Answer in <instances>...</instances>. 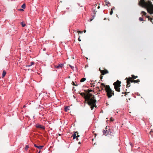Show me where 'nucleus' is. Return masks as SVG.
Segmentation results:
<instances>
[{
	"label": "nucleus",
	"mask_w": 153,
	"mask_h": 153,
	"mask_svg": "<svg viewBox=\"0 0 153 153\" xmlns=\"http://www.w3.org/2000/svg\"><path fill=\"white\" fill-rule=\"evenodd\" d=\"M1 11V10H0V11Z\"/></svg>",
	"instance_id": "nucleus-48"
},
{
	"label": "nucleus",
	"mask_w": 153,
	"mask_h": 153,
	"mask_svg": "<svg viewBox=\"0 0 153 153\" xmlns=\"http://www.w3.org/2000/svg\"><path fill=\"white\" fill-rule=\"evenodd\" d=\"M152 17H153V16H152Z\"/></svg>",
	"instance_id": "nucleus-50"
},
{
	"label": "nucleus",
	"mask_w": 153,
	"mask_h": 153,
	"mask_svg": "<svg viewBox=\"0 0 153 153\" xmlns=\"http://www.w3.org/2000/svg\"><path fill=\"white\" fill-rule=\"evenodd\" d=\"M36 127L37 128H40L42 129H45V127L44 126H42L39 124H37L36 125Z\"/></svg>",
	"instance_id": "nucleus-9"
},
{
	"label": "nucleus",
	"mask_w": 153,
	"mask_h": 153,
	"mask_svg": "<svg viewBox=\"0 0 153 153\" xmlns=\"http://www.w3.org/2000/svg\"><path fill=\"white\" fill-rule=\"evenodd\" d=\"M110 120L111 121H113L114 120L113 119L112 117H111L110 118Z\"/></svg>",
	"instance_id": "nucleus-33"
},
{
	"label": "nucleus",
	"mask_w": 153,
	"mask_h": 153,
	"mask_svg": "<svg viewBox=\"0 0 153 153\" xmlns=\"http://www.w3.org/2000/svg\"><path fill=\"white\" fill-rule=\"evenodd\" d=\"M97 4L98 5V7H97V8L98 9H99L100 8V6H99V4Z\"/></svg>",
	"instance_id": "nucleus-34"
},
{
	"label": "nucleus",
	"mask_w": 153,
	"mask_h": 153,
	"mask_svg": "<svg viewBox=\"0 0 153 153\" xmlns=\"http://www.w3.org/2000/svg\"><path fill=\"white\" fill-rule=\"evenodd\" d=\"M21 25H22V26L23 27H25L26 25L25 24V23H24L23 22H21Z\"/></svg>",
	"instance_id": "nucleus-21"
},
{
	"label": "nucleus",
	"mask_w": 153,
	"mask_h": 153,
	"mask_svg": "<svg viewBox=\"0 0 153 153\" xmlns=\"http://www.w3.org/2000/svg\"><path fill=\"white\" fill-rule=\"evenodd\" d=\"M19 10L20 11H23L24 10L23 9H19Z\"/></svg>",
	"instance_id": "nucleus-31"
},
{
	"label": "nucleus",
	"mask_w": 153,
	"mask_h": 153,
	"mask_svg": "<svg viewBox=\"0 0 153 153\" xmlns=\"http://www.w3.org/2000/svg\"><path fill=\"white\" fill-rule=\"evenodd\" d=\"M64 65V64H59L58 65H55V68L57 69L62 68Z\"/></svg>",
	"instance_id": "nucleus-8"
},
{
	"label": "nucleus",
	"mask_w": 153,
	"mask_h": 153,
	"mask_svg": "<svg viewBox=\"0 0 153 153\" xmlns=\"http://www.w3.org/2000/svg\"><path fill=\"white\" fill-rule=\"evenodd\" d=\"M125 79L126 80V88H128L130 86L131 82L139 83L140 82V80L139 79H138L136 80L132 79V78H131L130 77H129L128 78L126 77Z\"/></svg>",
	"instance_id": "nucleus-3"
},
{
	"label": "nucleus",
	"mask_w": 153,
	"mask_h": 153,
	"mask_svg": "<svg viewBox=\"0 0 153 153\" xmlns=\"http://www.w3.org/2000/svg\"><path fill=\"white\" fill-rule=\"evenodd\" d=\"M139 19L140 21H143V18L142 17H140L139 18Z\"/></svg>",
	"instance_id": "nucleus-28"
},
{
	"label": "nucleus",
	"mask_w": 153,
	"mask_h": 153,
	"mask_svg": "<svg viewBox=\"0 0 153 153\" xmlns=\"http://www.w3.org/2000/svg\"><path fill=\"white\" fill-rule=\"evenodd\" d=\"M126 92L125 93V96H126V95H127L128 93H129V92H126L127 91V89H126Z\"/></svg>",
	"instance_id": "nucleus-24"
},
{
	"label": "nucleus",
	"mask_w": 153,
	"mask_h": 153,
	"mask_svg": "<svg viewBox=\"0 0 153 153\" xmlns=\"http://www.w3.org/2000/svg\"><path fill=\"white\" fill-rule=\"evenodd\" d=\"M80 94L81 95L82 97L85 99V102L86 103V102L89 105H90L91 107L92 105L91 104V103H89V101L90 102V100H89V99L87 97V93L86 92L84 93H80Z\"/></svg>",
	"instance_id": "nucleus-5"
},
{
	"label": "nucleus",
	"mask_w": 153,
	"mask_h": 153,
	"mask_svg": "<svg viewBox=\"0 0 153 153\" xmlns=\"http://www.w3.org/2000/svg\"><path fill=\"white\" fill-rule=\"evenodd\" d=\"M29 148V146L28 145H27L25 146V149L26 150H27L28 148Z\"/></svg>",
	"instance_id": "nucleus-25"
},
{
	"label": "nucleus",
	"mask_w": 153,
	"mask_h": 153,
	"mask_svg": "<svg viewBox=\"0 0 153 153\" xmlns=\"http://www.w3.org/2000/svg\"><path fill=\"white\" fill-rule=\"evenodd\" d=\"M112 8H113V10L115 8L114 7H113Z\"/></svg>",
	"instance_id": "nucleus-44"
},
{
	"label": "nucleus",
	"mask_w": 153,
	"mask_h": 153,
	"mask_svg": "<svg viewBox=\"0 0 153 153\" xmlns=\"http://www.w3.org/2000/svg\"><path fill=\"white\" fill-rule=\"evenodd\" d=\"M97 6V4H95L94 6H93L92 7V10L94 11L93 12L94 13V14H95L96 13V12H97V11H95L96 10V7Z\"/></svg>",
	"instance_id": "nucleus-11"
},
{
	"label": "nucleus",
	"mask_w": 153,
	"mask_h": 153,
	"mask_svg": "<svg viewBox=\"0 0 153 153\" xmlns=\"http://www.w3.org/2000/svg\"><path fill=\"white\" fill-rule=\"evenodd\" d=\"M84 33H85V32H86V30H84Z\"/></svg>",
	"instance_id": "nucleus-39"
},
{
	"label": "nucleus",
	"mask_w": 153,
	"mask_h": 153,
	"mask_svg": "<svg viewBox=\"0 0 153 153\" xmlns=\"http://www.w3.org/2000/svg\"><path fill=\"white\" fill-rule=\"evenodd\" d=\"M21 7L23 9H25V4H23L21 6Z\"/></svg>",
	"instance_id": "nucleus-23"
},
{
	"label": "nucleus",
	"mask_w": 153,
	"mask_h": 153,
	"mask_svg": "<svg viewBox=\"0 0 153 153\" xmlns=\"http://www.w3.org/2000/svg\"><path fill=\"white\" fill-rule=\"evenodd\" d=\"M141 14H142V16H146V13L143 11H142L141 13Z\"/></svg>",
	"instance_id": "nucleus-17"
},
{
	"label": "nucleus",
	"mask_w": 153,
	"mask_h": 153,
	"mask_svg": "<svg viewBox=\"0 0 153 153\" xmlns=\"http://www.w3.org/2000/svg\"><path fill=\"white\" fill-rule=\"evenodd\" d=\"M77 133V132H74V134L72 135V137H73V139H74L76 138V133Z\"/></svg>",
	"instance_id": "nucleus-14"
},
{
	"label": "nucleus",
	"mask_w": 153,
	"mask_h": 153,
	"mask_svg": "<svg viewBox=\"0 0 153 153\" xmlns=\"http://www.w3.org/2000/svg\"><path fill=\"white\" fill-rule=\"evenodd\" d=\"M85 92H86L88 98V97L89 100L90 101L89 102V103H91L92 105L91 107V109H93L94 107L96 106V102H97L96 100L95 99L94 96L90 92L93 91L92 90L88 89L84 91Z\"/></svg>",
	"instance_id": "nucleus-2"
},
{
	"label": "nucleus",
	"mask_w": 153,
	"mask_h": 153,
	"mask_svg": "<svg viewBox=\"0 0 153 153\" xmlns=\"http://www.w3.org/2000/svg\"><path fill=\"white\" fill-rule=\"evenodd\" d=\"M121 82L120 81L118 80H117L116 82H114L113 84L115 90L118 92H120V87L121 86Z\"/></svg>",
	"instance_id": "nucleus-6"
},
{
	"label": "nucleus",
	"mask_w": 153,
	"mask_h": 153,
	"mask_svg": "<svg viewBox=\"0 0 153 153\" xmlns=\"http://www.w3.org/2000/svg\"><path fill=\"white\" fill-rule=\"evenodd\" d=\"M76 140H78V138H76Z\"/></svg>",
	"instance_id": "nucleus-46"
},
{
	"label": "nucleus",
	"mask_w": 153,
	"mask_h": 153,
	"mask_svg": "<svg viewBox=\"0 0 153 153\" xmlns=\"http://www.w3.org/2000/svg\"><path fill=\"white\" fill-rule=\"evenodd\" d=\"M113 13V8L111 9V10L110 12V15H112Z\"/></svg>",
	"instance_id": "nucleus-22"
},
{
	"label": "nucleus",
	"mask_w": 153,
	"mask_h": 153,
	"mask_svg": "<svg viewBox=\"0 0 153 153\" xmlns=\"http://www.w3.org/2000/svg\"><path fill=\"white\" fill-rule=\"evenodd\" d=\"M125 94V93H124V92H123L122 93V94Z\"/></svg>",
	"instance_id": "nucleus-42"
},
{
	"label": "nucleus",
	"mask_w": 153,
	"mask_h": 153,
	"mask_svg": "<svg viewBox=\"0 0 153 153\" xmlns=\"http://www.w3.org/2000/svg\"><path fill=\"white\" fill-rule=\"evenodd\" d=\"M59 136H61V134H59Z\"/></svg>",
	"instance_id": "nucleus-45"
},
{
	"label": "nucleus",
	"mask_w": 153,
	"mask_h": 153,
	"mask_svg": "<svg viewBox=\"0 0 153 153\" xmlns=\"http://www.w3.org/2000/svg\"><path fill=\"white\" fill-rule=\"evenodd\" d=\"M105 90L107 92V95L108 98H111L113 95H114V91L111 90L109 85H106Z\"/></svg>",
	"instance_id": "nucleus-4"
},
{
	"label": "nucleus",
	"mask_w": 153,
	"mask_h": 153,
	"mask_svg": "<svg viewBox=\"0 0 153 153\" xmlns=\"http://www.w3.org/2000/svg\"><path fill=\"white\" fill-rule=\"evenodd\" d=\"M6 71L5 70H4L3 71L2 75V78H3L4 77V76H5V75L6 74Z\"/></svg>",
	"instance_id": "nucleus-16"
},
{
	"label": "nucleus",
	"mask_w": 153,
	"mask_h": 153,
	"mask_svg": "<svg viewBox=\"0 0 153 153\" xmlns=\"http://www.w3.org/2000/svg\"><path fill=\"white\" fill-rule=\"evenodd\" d=\"M78 41H81V39H80L79 37L78 38Z\"/></svg>",
	"instance_id": "nucleus-36"
},
{
	"label": "nucleus",
	"mask_w": 153,
	"mask_h": 153,
	"mask_svg": "<svg viewBox=\"0 0 153 153\" xmlns=\"http://www.w3.org/2000/svg\"><path fill=\"white\" fill-rule=\"evenodd\" d=\"M34 146L36 147L37 148L39 149H41L44 147V146H37L36 144H35L34 145Z\"/></svg>",
	"instance_id": "nucleus-13"
},
{
	"label": "nucleus",
	"mask_w": 153,
	"mask_h": 153,
	"mask_svg": "<svg viewBox=\"0 0 153 153\" xmlns=\"http://www.w3.org/2000/svg\"><path fill=\"white\" fill-rule=\"evenodd\" d=\"M107 128H105V130H104L103 131V134L106 136L107 135H108L109 134V131H107V130H105Z\"/></svg>",
	"instance_id": "nucleus-10"
},
{
	"label": "nucleus",
	"mask_w": 153,
	"mask_h": 153,
	"mask_svg": "<svg viewBox=\"0 0 153 153\" xmlns=\"http://www.w3.org/2000/svg\"><path fill=\"white\" fill-rule=\"evenodd\" d=\"M77 32L79 33H83V32L82 31H79V30L77 31Z\"/></svg>",
	"instance_id": "nucleus-27"
},
{
	"label": "nucleus",
	"mask_w": 153,
	"mask_h": 153,
	"mask_svg": "<svg viewBox=\"0 0 153 153\" xmlns=\"http://www.w3.org/2000/svg\"><path fill=\"white\" fill-rule=\"evenodd\" d=\"M78 143H79V144H81V143H80V142H79Z\"/></svg>",
	"instance_id": "nucleus-40"
},
{
	"label": "nucleus",
	"mask_w": 153,
	"mask_h": 153,
	"mask_svg": "<svg viewBox=\"0 0 153 153\" xmlns=\"http://www.w3.org/2000/svg\"><path fill=\"white\" fill-rule=\"evenodd\" d=\"M33 64H34V62H31L30 63V64L27 65L26 67H30V66H31L32 65H33Z\"/></svg>",
	"instance_id": "nucleus-18"
},
{
	"label": "nucleus",
	"mask_w": 153,
	"mask_h": 153,
	"mask_svg": "<svg viewBox=\"0 0 153 153\" xmlns=\"http://www.w3.org/2000/svg\"><path fill=\"white\" fill-rule=\"evenodd\" d=\"M108 4H110V3L108 1V2H106Z\"/></svg>",
	"instance_id": "nucleus-38"
},
{
	"label": "nucleus",
	"mask_w": 153,
	"mask_h": 153,
	"mask_svg": "<svg viewBox=\"0 0 153 153\" xmlns=\"http://www.w3.org/2000/svg\"><path fill=\"white\" fill-rule=\"evenodd\" d=\"M102 77H103V76H101V77H100V79H102Z\"/></svg>",
	"instance_id": "nucleus-37"
},
{
	"label": "nucleus",
	"mask_w": 153,
	"mask_h": 153,
	"mask_svg": "<svg viewBox=\"0 0 153 153\" xmlns=\"http://www.w3.org/2000/svg\"><path fill=\"white\" fill-rule=\"evenodd\" d=\"M85 80L86 79L85 78H83L81 79L80 81L81 82H84Z\"/></svg>",
	"instance_id": "nucleus-19"
},
{
	"label": "nucleus",
	"mask_w": 153,
	"mask_h": 153,
	"mask_svg": "<svg viewBox=\"0 0 153 153\" xmlns=\"http://www.w3.org/2000/svg\"><path fill=\"white\" fill-rule=\"evenodd\" d=\"M153 133V131H152V130H151V131L150 132V134L151 135H152Z\"/></svg>",
	"instance_id": "nucleus-30"
},
{
	"label": "nucleus",
	"mask_w": 153,
	"mask_h": 153,
	"mask_svg": "<svg viewBox=\"0 0 153 153\" xmlns=\"http://www.w3.org/2000/svg\"><path fill=\"white\" fill-rule=\"evenodd\" d=\"M26 106H25V105H24V106H23V107L24 108V107H25Z\"/></svg>",
	"instance_id": "nucleus-41"
},
{
	"label": "nucleus",
	"mask_w": 153,
	"mask_h": 153,
	"mask_svg": "<svg viewBox=\"0 0 153 153\" xmlns=\"http://www.w3.org/2000/svg\"><path fill=\"white\" fill-rule=\"evenodd\" d=\"M132 77H131V78H132V79L134 80V79H136L137 78V76H135L134 75H132Z\"/></svg>",
	"instance_id": "nucleus-15"
},
{
	"label": "nucleus",
	"mask_w": 153,
	"mask_h": 153,
	"mask_svg": "<svg viewBox=\"0 0 153 153\" xmlns=\"http://www.w3.org/2000/svg\"><path fill=\"white\" fill-rule=\"evenodd\" d=\"M150 0V1H151V0Z\"/></svg>",
	"instance_id": "nucleus-49"
},
{
	"label": "nucleus",
	"mask_w": 153,
	"mask_h": 153,
	"mask_svg": "<svg viewBox=\"0 0 153 153\" xmlns=\"http://www.w3.org/2000/svg\"><path fill=\"white\" fill-rule=\"evenodd\" d=\"M101 86H103V87H105V88H106V85H105L103 83H102L101 84Z\"/></svg>",
	"instance_id": "nucleus-26"
},
{
	"label": "nucleus",
	"mask_w": 153,
	"mask_h": 153,
	"mask_svg": "<svg viewBox=\"0 0 153 153\" xmlns=\"http://www.w3.org/2000/svg\"><path fill=\"white\" fill-rule=\"evenodd\" d=\"M139 4L142 7L146 8L148 13L153 14V5L150 0H140Z\"/></svg>",
	"instance_id": "nucleus-1"
},
{
	"label": "nucleus",
	"mask_w": 153,
	"mask_h": 153,
	"mask_svg": "<svg viewBox=\"0 0 153 153\" xmlns=\"http://www.w3.org/2000/svg\"><path fill=\"white\" fill-rule=\"evenodd\" d=\"M72 84L73 85L77 86V85H76L74 82L73 81L72 83Z\"/></svg>",
	"instance_id": "nucleus-29"
},
{
	"label": "nucleus",
	"mask_w": 153,
	"mask_h": 153,
	"mask_svg": "<svg viewBox=\"0 0 153 153\" xmlns=\"http://www.w3.org/2000/svg\"><path fill=\"white\" fill-rule=\"evenodd\" d=\"M69 107V106H66L65 107V111L67 112L68 111V108Z\"/></svg>",
	"instance_id": "nucleus-20"
},
{
	"label": "nucleus",
	"mask_w": 153,
	"mask_h": 153,
	"mask_svg": "<svg viewBox=\"0 0 153 153\" xmlns=\"http://www.w3.org/2000/svg\"><path fill=\"white\" fill-rule=\"evenodd\" d=\"M99 70L101 73L102 75H104L105 74H106L108 73V71L106 69H104V70H101L100 69V68Z\"/></svg>",
	"instance_id": "nucleus-7"
},
{
	"label": "nucleus",
	"mask_w": 153,
	"mask_h": 153,
	"mask_svg": "<svg viewBox=\"0 0 153 153\" xmlns=\"http://www.w3.org/2000/svg\"><path fill=\"white\" fill-rule=\"evenodd\" d=\"M146 17L147 18H148V19L149 21H150V22L152 23H153V22H152V20L153 19L152 18H151L150 17H149V16H146Z\"/></svg>",
	"instance_id": "nucleus-12"
},
{
	"label": "nucleus",
	"mask_w": 153,
	"mask_h": 153,
	"mask_svg": "<svg viewBox=\"0 0 153 153\" xmlns=\"http://www.w3.org/2000/svg\"><path fill=\"white\" fill-rule=\"evenodd\" d=\"M112 137H113V136H111V138H112Z\"/></svg>",
	"instance_id": "nucleus-47"
},
{
	"label": "nucleus",
	"mask_w": 153,
	"mask_h": 153,
	"mask_svg": "<svg viewBox=\"0 0 153 153\" xmlns=\"http://www.w3.org/2000/svg\"><path fill=\"white\" fill-rule=\"evenodd\" d=\"M40 150H39V151L38 153H40Z\"/></svg>",
	"instance_id": "nucleus-43"
},
{
	"label": "nucleus",
	"mask_w": 153,
	"mask_h": 153,
	"mask_svg": "<svg viewBox=\"0 0 153 153\" xmlns=\"http://www.w3.org/2000/svg\"><path fill=\"white\" fill-rule=\"evenodd\" d=\"M104 87H103V86H100V88L102 89V90H103Z\"/></svg>",
	"instance_id": "nucleus-32"
},
{
	"label": "nucleus",
	"mask_w": 153,
	"mask_h": 153,
	"mask_svg": "<svg viewBox=\"0 0 153 153\" xmlns=\"http://www.w3.org/2000/svg\"><path fill=\"white\" fill-rule=\"evenodd\" d=\"M79 137V135L78 134V135L76 136V137L78 138V137Z\"/></svg>",
	"instance_id": "nucleus-35"
}]
</instances>
